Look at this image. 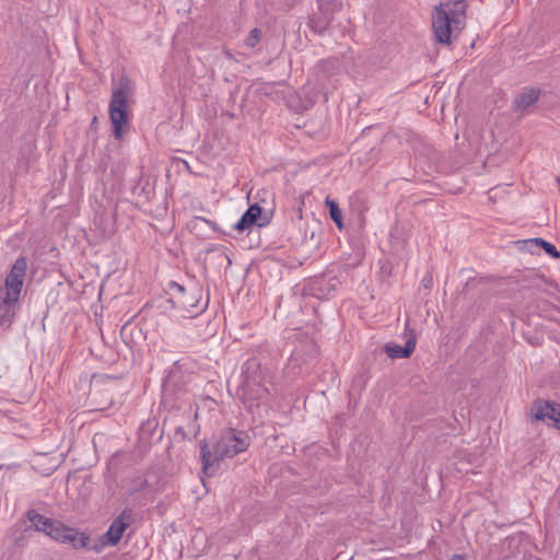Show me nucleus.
I'll list each match as a JSON object with an SVG mask.
<instances>
[{
	"instance_id": "obj_1",
	"label": "nucleus",
	"mask_w": 560,
	"mask_h": 560,
	"mask_svg": "<svg viewBox=\"0 0 560 560\" xmlns=\"http://www.w3.org/2000/svg\"><path fill=\"white\" fill-rule=\"evenodd\" d=\"M250 436L242 430L229 429L218 440L213 446V453L209 445L202 441L200 443V457L202 471L208 474L209 470L218 468L219 463L225 458H232L237 454L245 452L250 445Z\"/></svg>"
},
{
	"instance_id": "obj_2",
	"label": "nucleus",
	"mask_w": 560,
	"mask_h": 560,
	"mask_svg": "<svg viewBox=\"0 0 560 560\" xmlns=\"http://www.w3.org/2000/svg\"><path fill=\"white\" fill-rule=\"evenodd\" d=\"M466 8L464 0L435 7L432 13V28L436 42L450 45L452 37L460 33L465 25Z\"/></svg>"
},
{
	"instance_id": "obj_3",
	"label": "nucleus",
	"mask_w": 560,
	"mask_h": 560,
	"mask_svg": "<svg viewBox=\"0 0 560 560\" xmlns=\"http://www.w3.org/2000/svg\"><path fill=\"white\" fill-rule=\"evenodd\" d=\"M243 397L249 400H262L269 395L268 384L271 383L270 371L262 366L257 358H249L242 368Z\"/></svg>"
},
{
	"instance_id": "obj_4",
	"label": "nucleus",
	"mask_w": 560,
	"mask_h": 560,
	"mask_svg": "<svg viewBox=\"0 0 560 560\" xmlns=\"http://www.w3.org/2000/svg\"><path fill=\"white\" fill-rule=\"evenodd\" d=\"M168 287L170 302L183 316L196 317L208 307L209 299H202V289L200 287L196 284L185 287L175 281H171Z\"/></svg>"
},
{
	"instance_id": "obj_5",
	"label": "nucleus",
	"mask_w": 560,
	"mask_h": 560,
	"mask_svg": "<svg viewBox=\"0 0 560 560\" xmlns=\"http://www.w3.org/2000/svg\"><path fill=\"white\" fill-rule=\"evenodd\" d=\"M130 93V85L127 79L120 81L119 86L114 90L109 102V118L113 125V136L121 139L128 125L127 101Z\"/></svg>"
},
{
	"instance_id": "obj_6",
	"label": "nucleus",
	"mask_w": 560,
	"mask_h": 560,
	"mask_svg": "<svg viewBox=\"0 0 560 560\" xmlns=\"http://www.w3.org/2000/svg\"><path fill=\"white\" fill-rule=\"evenodd\" d=\"M131 513L128 510H124L109 525L106 533L98 538V542L92 546V550L101 552L107 546H116L125 530L130 525Z\"/></svg>"
},
{
	"instance_id": "obj_7",
	"label": "nucleus",
	"mask_w": 560,
	"mask_h": 560,
	"mask_svg": "<svg viewBox=\"0 0 560 560\" xmlns=\"http://www.w3.org/2000/svg\"><path fill=\"white\" fill-rule=\"evenodd\" d=\"M27 270V260L25 257H19L13 264L10 272L5 277L4 287L0 293L7 295L8 300H19L23 288Z\"/></svg>"
},
{
	"instance_id": "obj_8",
	"label": "nucleus",
	"mask_w": 560,
	"mask_h": 560,
	"mask_svg": "<svg viewBox=\"0 0 560 560\" xmlns=\"http://www.w3.org/2000/svg\"><path fill=\"white\" fill-rule=\"evenodd\" d=\"M532 412L536 420L560 429V405L536 400L533 402Z\"/></svg>"
},
{
	"instance_id": "obj_9",
	"label": "nucleus",
	"mask_w": 560,
	"mask_h": 560,
	"mask_svg": "<svg viewBox=\"0 0 560 560\" xmlns=\"http://www.w3.org/2000/svg\"><path fill=\"white\" fill-rule=\"evenodd\" d=\"M416 342V335L410 330L405 346L387 343L385 345V352L392 359H407L415 351Z\"/></svg>"
},
{
	"instance_id": "obj_10",
	"label": "nucleus",
	"mask_w": 560,
	"mask_h": 560,
	"mask_svg": "<svg viewBox=\"0 0 560 560\" xmlns=\"http://www.w3.org/2000/svg\"><path fill=\"white\" fill-rule=\"evenodd\" d=\"M61 544L71 546L73 549L92 550L91 537L84 532L77 528L69 527L65 536L61 538Z\"/></svg>"
},
{
	"instance_id": "obj_11",
	"label": "nucleus",
	"mask_w": 560,
	"mask_h": 560,
	"mask_svg": "<svg viewBox=\"0 0 560 560\" xmlns=\"http://www.w3.org/2000/svg\"><path fill=\"white\" fill-rule=\"evenodd\" d=\"M261 214V207L258 203H254L243 213L241 219L233 225L238 232H243L246 229L256 224L258 218Z\"/></svg>"
},
{
	"instance_id": "obj_12",
	"label": "nucleus",
	"mask_w": 560,
	"mask_h": 560,
	"mask_svg": "<svg viewBox=\"0 0 560 560\" xmlns=\"http://www.w3.org/2000/svg\"><path fill=\"white\" fill-rule=\"evenodd\" d=\"M19 300H8L7 295L0 293V326L10 325L15 315V306Z\"/></svg>"
},
{
	"instance_id": "obj_13",
	"label": "nucleus",
	"mask_w": 560,
	"mask_h": 560,
	"mask_svg": "<svg viewBox=\"0 0 560 560\" xmlns=\"http://www.w3.org/2000/svg\"><path fill=\"white\" fill-rule=\"evenodd\" d=\"M182 378L180 373L176 369H172L163 384V389L165 395H167L170 392L174 393L178 397L186 394V388L180 385L178 386V382Z\"/></svg>"
},
{
	"instance_id": "obj_14",
	"label": "nucleus",
	"mask_w": 560,
	"mask_h": 560,
	"mask_svg": "<svg viewBox=\"0 0 560 560\" xmlns=\"http://www.w3.org/2000/svg\"><path fill=\"white\" fill-rule=\"evenodd\" d=\"M522 244L523 247L528 248L529 252H533L534 246L541 247L550 257L556 259L560 258V252L557 249V247L541 237L524 240Z\"/></svg>"
},
{
	"instance_id": "obj_15",
	"label": "nucleus",
	"mask_w": 560,
	"mask_h": 560,
	"mask_svg": "<svg viewBox=\"0 0 560 560\" xmlns=\"http://www.w3.org/2000/svg\"><path fill=\"white\" fill-rule=\"evenodd\" d=\"M332 21V16L325 10L319 8V12L315 13L310 20V27L318 35L325 33Z\"/></svg>"
},
{
	"instance_id": "obj_16",
	"label": "nucleus",
	"mask_w": 560,
	"mask_h": 560,
	"mask_svg": "<svg viewBox=\"0 0 560 560\" xmlns=\"http://www.w3.org/2000/svg\"><path fill=\"white\" fill-rule=\"evenodd\" d=\"M540 91L536 89H525L514 98L516 109H526L538 101Z\"/></svg>"
},
{
	"instance_id": "obj_17",
	"label": "nucleus",
	"mask_w": 560,
	"mask_h": 560,
	"mask_svg": "<svg viewBox=\"0 0 560 560\" xmlns=\"http://www.w3.org/2000/svg\"><path fill=\"white\" fill-rule=\"evenodd\" d=\"M26 517L37 532H43L45 534L55 521L54 518H49L37 513L35 510H28Z\"/></svg>"
},
{
	"instance_id": "obj_18",
	"label": "nucleus",
	"mask_w": 560,
	"mask_h": 560,
	"mask_svg": "<svg viewBox=\"0 0 560 560\" xmlns=\"http://www.w3.org/2000/svg\"><path fill=\"white\" fill-rule=\"evenodd\" d=\"M326 206L329 208V215L339 230L343 229L342 213L337 201L326 198Z\"/></svg>"
},
{
	"instance_id": "obj_19",
	"label": "nucleus",
	"mask_w": 560,
	"mask_h": 560,
	"mask_svg": "<svg viewBox=\"0 0 560 560\" xmlns=\"http://www.w3.org/2000/svg\"><path fill=\"white\" fill-rule=\"evenodd\" d=\"M68 529H69V526L55 520L52 522L51 526L48 528L46 535H48L56 541L61 542V538L65 536V534L67 533Z\"/></svg>"
},
{
	"instance_id": "obj_20",
	"label": "nucleus",
	"mask_w": 560,
	"mask_h": 560,
	"mask_svg": "<svg viewBox=\"0 0 560 560\" xmlns=\"http://www.w3.org/2000/svg\"><path fill=\"white\" fill-rule=\"evenodd\" d=\"M148 487V481L141 477L132 480L129 489H128V494L131 495L136 492H139L143 489H145Z\"/></svg>"
},
{
	"instance_id": "obj_21",
	"label": "nucleus",
	"mask_w": 560,
	"mask_h": 560,
	"mask_svg": "<svg viewBox=\"0 0 560 560\" xmlns=\"http://www.w3.org/2000/svg\"><path fill=\"white\" fill-rule=\"evenodd\" d=\"M261 32L258 28L250 31L249 35L245 39V45L249 48H254L260 40Z\"/></svg>"
},
{
	"instance_id": "obj_22",
	"label": "nucleus",
	"mask_w": 560,
	"mask_h": 560,
	"mask_svg": "<svg viewBox=\"0 0 560 560\" xmlns=\"http://www.w3.org/2000/svg\"><path fill=\"white\" fill-rule=\"evenodd\" d=\"M327 13L329 12H339L343 8V3L340 0H329L323 7H320Z\"/></svg>"
},
{
	"instance_id": "obj_23",
	"label": "nucleus",
	"mask_w": 560,
	"mask_h": 560,
	"mask_svg": "<svg viewBox=\"0 0 560 560\" xmlns=\"http://www.w3.org/2000/svg\"><path fill=\"white\" fill-rule=\"evenodd\" d=\"M422 284L425 289H431L433 284V279L430 275L425 276L422 280Z\"/></svg>"
},
{
	"instance_id": "obj_24",
	"label": "nucleus",
	"mask_w": 560,
	"mask_h": 560,
	"mask_svg": "<svg viewBox=\"0 0 560 560\" xmlns=\"http://www.w3.org/2000/svg\"><path fill=\"white\" fill-rule=\"evenodd\" d=\"M448 560H464V557L460 555H453Z\"/></svg>"
},
{
	"instance_id": "obj_25",
	"label": "nucleus",
	"mask_w": 560,
	"mask_h": 560,
	"mask_svg": "<svg viewBox=\"0 0 560 560\" xmlns=\"http://www.w3.org/2000/svg\"><path fill=\"white\" fill-rule=\"evenodd\" d=\"M195 220H196V221H197V220H200V221H203V222H206V223H210V221H209V220H207V219H205V218H201V217H197V218H195Z\"/></svg>"
},
{
	"instance_id": "obj_26",
	"label": "nucleus",
	"mask_w": 560,
	"mask_h": 560,
	"mask_svg": "<svg viewBox=\"0 0 560 560\" xmlns=\"http://www.w3.org/2000/svg\"><path fill=\"white\" fill-rule=\"evenodd\" d=\"M176 433L183 434V436H185L183 428H177Z\"/></svg>"
},
{
	"instance_id": "obj_27",
	"label": "nucleus",
	"mask_w": 560,
	"mask_h": 560,
	"mask_svg": "<svg viewBox=\"0 0 560 560\" xmlns=\"http://www.w3.org/2000/svg\"><path fill=\"white\" fill-rule=\"evenodd\" d=\"M176 433L183 434V436H185L183 428H177Z\"/></svg>"
}]
</instances>
